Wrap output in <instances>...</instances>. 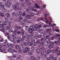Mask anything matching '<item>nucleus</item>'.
Instances as JSON below:
<instances>
[{
	"label": "nucleus",
	"instance_id": "obj_15",
	"mask_svg": "<svg viewBox=\"0 0 60 60\" xmlns=\"http://www.w3.org/2000/svg\"><path fill=\"white\" fill-rule=\"evenodd\" d=\"M51 51L49 49L48 50L46 51L45 52V53L46 54H47L49 53H51Z\"/></svg>",
	"mask_w": 60,
	"mask_h": 60
},
{
	"label": "nucleus",
	"instance_id": "obj_54",
	"mask_svg": "<svg viewBox=\"0 0 60 60\" xmlns=\"http://www.w3.org/2000/svg\"><path fill=\"white\" fill-rule=\"evenodd\" d=\"M54 30L56 31L57 32H59L60 31V30L58 29H54Z\"/></svg>",
	"mask_w": 60,
	"mask_h": 60
},
{
	"label": "nucleus",
	"instance_id": "obj_37",
	"mask_svg": "<svg viewBox=\"0 0 60 60\" xmlns=\"http://www.w3.org/2000/svg\"><path fill=\"white\" fill-rule=\"evenodd\" d=\"M22 16H20L19 18V20H22Z\"/></svg>",
	"mask_w": 60,
	"mask_h": 60
},
{
	"label": "nucleus",
	"instance_id": "obj_53",
	"mask_svg": "<svg viewBox=\"0 0 60 60\" xmlns=\"http://www.w3.org/2000/svg\"><path fill=\"white\" fill-rule=\"evenodd\" d=\"M11 48H9L8 49V52H9L11 53Z\"/></svg>",
	"mask_w": 60,
	"mask_h": 60
},
{
	"label": "nucleus",
	"instance_id": "obj_24",
	"mask_svg": "<svg viewBox=\"0 0 60 60\" xmlns=\"http://www.w3.org/2000/svg\"><path fill=\"white\" fill-rule=\"evenodd\" d=\"M40 40L41 41H46V39L44 38H43L41 39Z\"/></svg>",
	"mask_w": 60,
	"mask_h": 60
},
{
	"label": "nucleus",
	"instance_id": "obj_10",
	"mask_svg": "<svg viewBox=\"0 0 60 60\" xmlns=\"http://www.w3.org/2000/svg\"><path fill=\"white\" fill-rule=\"evenodd\" d=\"M7 46H8L9 48H10L11 47V46L12 47H14V44H11V45H10V44H7Z\"/></svg>",
	"mask_w": 60,
	"mask_h": 60
},
{
	"label": "nucleus",
	"instance_id": "obj_47",
	"mask_svg": "<svg viewBox=\"0 0 60 60\" xmlns=\"http://www.w3.org/2000/svg\"><path fill=\"white\" fill-rule=\"evenodd\" d=\"M13 8L15 10H17V7L16 6H14L13 7Z\"/></svg>",
	"mask_w": 60,
	"mask_h": 60
},
{
	"label": "nucleus",
	"instance_id": "obj_28",
	"mask_svg": "<svg viewBox=\"0 0 60 60\" xmlns=\"http://www.w3.org/2000/svg\"><path fill=\"white\" fill-rule=\"evenodd\" d=\"M26 17L28 19H30V16L29 15H26Z\"/></svg>",
	"mask_w": 60,
	"mask_h": 60
},
{
	"label": "nucleus",
	"instance_id": "obj_39",
	"mask_svg": "<svg viewBox=\"0 0 60 60\" xmlns=\"http://www.w3.org/2000/svg\"><path fill=\"white\" fill-rule=\"evenodd\" d=\"M3 24L4 25H7V22H3Z\"/></svg>",
	"mask_w": 60,
	"mask_h": 60
},
{
	"label": "nucleus",
	"instance_id": "obj_59",
	"mask_svg": "<svg viewBox=\"0 0 60 60\" xmlns=\"http://www.w3.org/2000/svg\"><path fill=\"white\" fill-rule=\"evenodd\" d=\"M26 38H27V39H29V38H30V35H28L26 36Z\"/></svg>",
	"mask_w": 60,
	"mask_h": 60
},
{
	"label": "nucleus",
	"instance_id": "obj_13",
	"mask_svg": "<svg viewBox=\"0 0 60 60\" xmlns=\"http://www.w3.org/2000/svg\"><path fill=\"white\" fill-rule=\"evenodd\" d=\"M31 10L32 11H35V12H36V11H37L36 9H34V7H31Z\"/></svg>",
	"mask_w": 60,
	"mask_h": 60
},
{
	"label": "nucleus",
	"instance_id": "obj_35",
	"mask_svg": "<svg viewBox=\"0 0 60 60\" xmlns=\"http://www.w3.org/2000/svg\"><path fill=\"white\" fill-rule=\"evenodd\" d=\"M46 34H48L50 30L49 29H47L46 30Z\"/></svg>",
	"mask_w": 60,
	"mask_h": 60
},
{
	"label": "nucleus",
	"instance_id": "obj_42",
	"mask_svg": "<svg viewBox=\"0 0 60 60\" xmlns=\"http://www.w3.org/2000/svg\"><path fill=\"white\" fill-rule=\"evenodd\" d=\"M0 15L1 17H3L4 16V14L2 13H0Z\"/></svg>",
	"mask_w": 60,
	"mask_h": 60
},
{
	"label": "nucleus",
	"instance_id": "obj_1",
	"mask_svg": "<svg viewBox=\"0 0 60 60\" xmlns=\"http://www.w3.org/2000/svg\"><path fill=\"white\" fill-rule=\"evenodd\" d=\"M45 23H46L47 24H48V22L47 21L48 18H47V17L48 16V15L46 13L45 14Z\"/></svg>",
	"mask_w": 60,
	"mask_h": 60
},
{
	"label": "nucleus",
	"instance_id": "obj_27",
	"mask_svg": "<svg viewBox=\"0 0 60 60\" xmlns=\"http://www.w3.org/2000/svg\"><path fill=\"white\" fill-rule=\"evenodd\" d=\"M25 49L26 50V51H29L30 50V49H29V48H28V47H26L25 48Z\"/></svg>",
	"mask_w": 60,
	"mask_h": 60
},
{
	"label": "nucleus",
	"instance_id": "obj_29",
	"mask_svg": "<svg viewBox=\"0 0 60 60\" xmlns=\"http://www.w3.org/2000/svg\"><path fill=\"white\" fill-rule=\"evenodd\" d=\"M28 31L29 33H32L33 32V30L32 29H30Z\"/></svg>",
	"mask_w": 60,
	"mask_h": 60
},
{
	"label": "nucleus",
	"instance_id": "obj_7",
	"mask_svg": "<svg viewBox=\"0 0 60 60\" xmlns=\"http://www.w3.org/2000/svg\"><path fill=\"white\" fill-rule=\"evenodd\" d=\"M12 30V29H10L8 30V32H12V33H15L17 32L16 30H15V31L13 30V31Z\"/></svg>",
	"mask_w": 60,
	"mask_h": 60
},
{
	"label": "nucleus",
	"instance_id": "obj_6",
	"mask_svg": "<svg viewBox=\"0 0 60 60\" xmlns=\"http://www.w3.org/2000/svg\"><path fill=\"white\" fill-rule=\"evenodd\" d=\"M41 56L42 57H47V56L46 54H44V52H41Z\"/></svg>",
	"mask_w": 60,
	"mask_h": 60
},
{
	"label": "nucleus",
	"instance_id": "obj_40",
	"mask_svg": "<svg viewBox=\"0 0 60 60\" xmlns=\"http://www.w3.org/2000/svg\"><path fill=\"white\" fill-rule=\"evenodd\" d=\"M24 22H27L28 19L27 18H25L24 19Z\"/></svg>",
	"mask_w": 60,
	"mask_h": 60
},
{
	"label": "nucleus",
	"instance_id": "obj_33",
	"mask_svg": "<svg viewBox=\"0 0 60 60\" xmlns=\"http://www.w3.org/2000/svg\"><path fill=\"white\" fill-rule=\"evenodd\" d=\"M22 57H21V55H19L18 57L17 58V59H21Z\"/></svg>",
	"mask_w": 60,
	"mask_h": 60
},
{
	"label": "nucleus",
	"instance_id": "obj_45",
	"mask_svg": "<svg viewBox=\"0 0 60 60\" xmlns=\"http://www.w3.org/2000/svg\"><path fill=\"white\" fill-rule=\"evenodd\" d=\"M47 26H48V27H50V26H48V25H47L45 24L43 26L44 27H47Z\"/></svg>",
	"mask_w": 60,
	"mask_h": 60
},
{
	"label": "nucleus",
	"instance_id": "obj_5",
	"mask_svg": "<svg viewBox=\"0 0 60 60\" xmlns=\"http://www.w3.org/2000/svg\"><path fill=\"white\" fill-rule=\"evenodd\" d=\"M0 52H1L4 53H7V52L6 51V49H3L2 50L0 49Z\"/></svg>",
	"mask_w": 60,
	"mask_h": 60
},
{
	"label": "nucleus",
	"instance_id": "obj_20",
	"mask_svg": "<svg viewBox=\"0 0 60 60\" xmlns=\"http://www.w3.org/2000/svg\"><path fill=\"white\" fill-rule=\"evenodd\" d=\"M42 18H38L37 19V21H40V20H42V21H43L44 20Z\"/></svg>",
	"mask_w": 60,
	"mask_h": 60
},
{
	"label": "nucleus",
	"instance_id": "obj_3",
	"mask_svg": "<svg viewBox=\"0 0 60 60\" xmlns=\"http://www.w3.org/2000/svg\"><path fill=\"white\" fill-rule=\"evenodd\" d=\"M13 16H15L16 17H19V14L18 13L13 12L12 13Z\"/></svg>",
	"mask_w": 60,
	"mask_h": 60
},
{
	"label": "nucleus",
	"instance_id": "obj_21",
	"mask_svg": "<svg viewBox=\"0 0 60 60\" xmlns=\"http://www.w3.org/2000/svg\"><path fill=\"white\" fill-rule=\"evenodd\" d=\"M13 42L14 44H16V41H15V40H16V38H13Z\"/></svg>",
	"mask_w": 60,
	"mask_h": 60
},
{
	"label": "nucleus",
	"instance_id": "obj_36",
	"mask_svg": "<svg viewBox=\"0 0 60 60\" xmlns=\"http://www.w3.org/2000/svg\"><path fill=\"white\" fill-rule=\"evenodd\" d=\"M36 51H37V53H39L40 52V50L39 49H36Z\"/></svg>",
	"mask_w": 60,
	"mask_h": 60
},
{
	"label": "nucleus",
	"instance_id": "obj_64",
	"mask_svg": "<svg viewBox=\"0 0 60 60\" xmlns=\"http://www.w3.org/2000/svg\"><path fill=\"white\" fill-rule=\"evenodd\" d=\"M23 53H27V51L25 50H23Z\"/></svg>",
	"mask_w": 60,
	"mask_h": 60
},
{
	"label": "nucleus",
	"instance_id": "obj_44",
	"mask_svg": "<svg viewBox=\"0 0 60 60\" xmlns=\"http://www.w3.org/2000/svg\"><path fill=\"white\" fill-rule=\"evenodd\" d=\"M23 44L24 45H25V46H27V43L26 42H23Z\"/></svg>",
	"mask_w": 60,
	"mask_h": 60
},
{
	"label": "nucleus",
	"instance_id": "obj_61",
	"mask_svg": "<svg viewBox=\"0 0 60 60\" xmlns=\"http://www.w3.org/2000/svg\"><path fill=\"white\" fill-rule=\"evenodd\" d=\"M0 7L2 8H4V5L3 4H1L0 5Z\"/></svg>",
	"mask_w": 60,
	"mask_h": 60
},
{
	"label": "nucleus",
	"instance_id": "obj_57",
	"mask_svg": "<svg viewBox=\"0 0 60 60\" xmlns=\"http://www.w3.org/2000/svg\"><path fill=\"white\" fill-rule=\"evenodd\" d=\"M5 19L6 21V22H7V21H8V19L7 18V17H5Z\"/></svg>",
	"mask_w": 60,
	"mask_h": 60
},
{
	"label": "nucleus",
	"instance_id": "obj_38",
	"mask_svg": "<svg viewBox=\"0 0 60 60\" xmlns=\"http://www.w3.org/2000/svg\"><path fill=\"white\" fill-rule=\"evenodd\" d=\"M21 5L22 7H23V8L25 7V6L23 4H21Z\"/></svg>",
	"mask_w": 60,
	"mask_h": 60
},
{
	"label": "nucleus",
	"instance_id": "obj_11",
	"mask_svg": "<svg viewBox=\"0 0 60 60\" xmlns=\"http://www.w3.org/2000/svg\"><path fill=\"white\" fill-rule=\"evenodd\" d=\"M56 36H52L50 38V39L51 40H53L54 39H56Z\"/></svg>",
	"mask_w": 60,
	"mask_h": 60
},
{
	"label": "nucleus",
	"instance_id": "obj_22",
	"mask_svg": "<svg viewBox=\"0 0 60 60\" xmlns=\"http://www.w3.org/2000/svg\"><path fill=\"white\" fill-rule=\"evenodd\" d=\"M28 45H29L30 46H32L33 45V44L30 42H28Z\"/></svg>",
	"mask_w": 60,
	"mask_h": 60
},
{
	"label": "nucleus",
	"instance_id": "obj_17",
	"mask_svg": "<svg viewBox=\"0 0 60 60\" xmlns=\"http://www.w3.org/2000/svg\"><path fill=\"white\" fill-rule=\"evenodd\" d=\"M30 9L31 10V7H28L26 9V11L27 12H29V10Z\"/></svg>",
	"mask_w": 60,
	"mask_h": 60
},
{
	"label": "nucleus",
	"instance_id": "obj_30",
	"mask_svg": "<svg viewBox=\"0 0 60 60\" xmlns=\"http://www.w3.org/2000/svg\"><path fill=\"white\" fill-rule=\"evenodd\" d=\"M6 15L7 18H9L10 17V15L9 13H7L6 14Z\"/></svg>",
	"mask_w": 60,
	"mask_h": 60
},
{
	"label": "nucleus",
	"instance_id": "obj_9",
	"mask_svg": "<svg viewBox=\"0 0 60 60\" xmlns=\"http://www.w3.org/2000/svg\"><path fill=\"white\" fill-rule=\"evenodd\" d=\"M26 37L24 36H23L22 37V39H21V42H23L24 41V40H25L26 39Z\"/></svg>",
	"mask_w": 60,
	"mask_h": 60
},
{
	"label": "nucleus",
	"instance_id": "obj_31",
	"mask_svg": "<svg viewBox=\"0 0 60 60\" xmlns=\"http://www.w3.org/2000/svg\"><path fill=\"white\" fill-rule=\"evenodd\" d=\"M21 9H22V8L21 7L19 8L18 7L17 8L16 10L17 11H19V10H21Z\"/></svg>",
	"mask_w": 60,
	"mask_h": 60
},
{
	"label": "nucleus",
	"instance_id": "obj_19",
	"mask_svg": "<svg viewBox=\"0 0 60 60\" xmlns=\"http://www.w3.org/2000/svg\"><path fill=\"white\" fill-rule=\"evenodd\" d=\"M38 4L36 3L35 4V7L36 8H37V9H40V7L38 6Z\"/></svg>",
	"mask_w": 60,
	"mask_h": 60
},
{
	"label": "nucleus",
	"instance_id": "obj_8",
	"mask_svg": "<svg viewBox=\"0 0 60 60\" xmlns=\"http://www.w3.org/2000/svg\"><path fill=\"white\" fill-rule=\"evenodd\" d=\"M49 26H51V27H50V29L51 31H52V30H54V29L53 27L51 26L52 24L51 23H50V22H49Z\"/></svg>",
	"mask_w": 60,
	"mask_h": 60
},
{
	"label": "nucleus",
	"instance_id": "obj_25",
	"mask_svg": "<svg viewBox=\"0 0 60 60\" xmlns=\"http://www.w3.org/2000/svg\"><path fill=\"white\" fill-rule=\"evenodd\" d=\"M18 16L19 15H20V16H22V12H21V11H20L19 12H18Z\"/></svg>",
	"mask_w": 60,
	"mask_h": 60
},
{
	"label": "nucleus",
	"instance_id": "obj_55",
	"mask_svg": "<svg viewBox=\"0 0 60 60\" xmlns=\"http://www.w3.org/2000/svg\"><path fill=\"white\" fill-rule=\"evenodd\" d=\"M8 25L9 26H10L11 25V22H8Z\"/></svg>",
	"mask_w": 60,
	"mask_h": 60
},
{
	"label": "nucleus",
	"instance_id": "obj_34",
	"mask_svg": "<svg viewBox=\"0 0 60 60\" xmlns=\"http://www.w3.org/2000/svg\"><path fill=\"white\" fill-rule=\"evenodd\" d=\"M19 47H20V46L19 45H17L15 46L16 49H19Z\"/></svg>",
	"mask_w": 60,
	"mask_h": 60
},
{
	"label": "nucleus",
	"instance_id": "obj_2",
	"mask_svg": "<svg viewBox=\"0 0 60 60\" xmlns=\"http://www.w3.org/2000/svg\"><path fill=\"white\" fill-rule=\"evenodd\" d=\"M11 4V2L9 1H6L5 3V5L7 7H10L11 6V4Z\"/></svg>",
	"mask_w": 60,
	"mask_h": 60
},
{
	"label": "nucleus",
	"instance_id": "obj_60",
	"mask_svg": "<svg viewBox=\"0 0 60 60\" xmlns=\"http://www.w3.org/2000/svg\"><path fill=\"white\" fill-rule=\"evenodd\" d=\"M58 40L56 41H55V44H58Z\"/></svg>",
	"mask_w": 60,
	"mask_h": 60
},
{
	"label": "nucleus",
	"instance_id": "obj_18",
	"mask_svg": "<svg viewBox=\"0 0 60 60\" xmlns=\"http://www.w3.org/2000/svg\"><path fill=\"white\" fill-rule=\"evenodd\" d=\"M15 27L17 29L19 28H22V27H20L19 26H18L17 25H15Z\"/></svg>",
	"mask_w": 60,
	"mask_h": 60
},
{
	"label": "nucleus",
	"instance_id": "obj_62",
	"mask_svg": "<svg viewBox=\"0 0 60 60\" xmlns=\"http://www.w3.org/2000/svg\"><path fill=\"white\" fill-rule=\"evenodd\" d=\"M37 14L36 15H38L40 14V12L39 11H37L36 12Z\"/></svg>",
	"mask_w": 60,
	"mask_h": 60
},
{
	"label": "nucleus",
	"instance_id": "obj_4",
	"mask_svg": "<svg viewBox=\"0 0 60 60\" xmlns=\"http://www.w3.org/2000/svg\"><path fill=\"white\" fill-rule=\"evenodd\" d=\"M41 35H38V37L39 38H41L42 36H44V34L43 32H42L41 33Z\"/></svg>",
	"mask_w": 60,
	"mask_h": 60
},
{
	"label": "nucleus",
	"instance_id": "obj_63",
	"mask_svg": "<svg viewBox=\"0 0 60 60\" xmlns=\"http://www.w3.org/2000/svg\"><path fill=\"white\" fill-rule=\"evenodd\" d=\"M25 28L26 30H27L29 28L28 27L26 26H25Z\"/></svg>",
	"mask_w": 60,
	"mask_h": 60
},
{
	"label": "nucleus",
	"instance_id": "obj_43",
	"mask_svg": "<svg viewBox=\"0 0 60 60\" xmlns=\"http://www.w3.org/2000/svg\"><path fill=\"white\" fill-rule=\"evenodd\" d=\"M49 19H50V21L51 22H54L52 20V18H51V17H50L49 18Z\"/></svg>",
	"mask_w": 60,
	"mask_h": 60
},
{
	"label": "nucleus",
	"instance_id": "obj_58",
	"mask_svg": "<svg viewBox=\"0 0 60 60\" xmlns=\"http://www.w3.org/2000/svg\"><path fill=\"white\" fill-rule=\"evenodd\" d=\"M40 45L41 46H43L44 45V43L43 42H42L40 43Z\"/></svg>",
	"mask_w": 60,
	"mask_h": 60
},
{
	"label": "nucleus",
	"instance_id": "obj_23",
	"mask_svg": "<svg viewBox=\"0 0 60 60\" xmlns=\"http://www.w3.org/2000/svg\"><path fill=\"white\" fill-rule=\"evenodd\" d=\"M18 52L19 53H20V54H21V53H22L23 52V51L21 49H20L18 51Z\"/></svg>",
	"mask_w": 60,
	"mask_h": 60
},
{
	"label": "nucleus",
	"instance_id": "obj_41",
	"mask_svg": "<svg viewBox=\"0 0 60 60\" xmlns=\"http://www.w3.org/2000/svg\"><path fill=\"white\" fill-rule=\"evenodd\" d=\"M10 28H11V26H7L6 27V29L7 30H8L9 29H10Z\"/></svg>",
	"mask_w": 60,
	"mask_h": 60
},
{
	"label": "nucleus",
	"instance_id": "obj_48",
	"mask_svg": "<svg viewBox=\"0 0 60 60\" xmlns=\"http://www.w3.org/2000/svg\"><path fill=\"white\" fill-rule=\"evenodd\" d=\"M49 48H54V46H52V45H50L49 46Z\"/></svg>",
	"mask_w": 60,
	"mask_h": 60
},
{
	"label": "nucleus",
	"instance_id": "obj_12",
	"mask_svg": "<svg viewBox=\"0 0 60 60\" xmlns=\"http://www.w3.org/2000/svg\"><path fill=\"white\" fill-rule=\"evenodd\" d=\"M20 24L22 25V26H25L26 25V23L24 21H22V22H21L20 23Z\"/></svg>",
	"mask_w": 60,
	"mask_h": 60
},
{
	"label": "nucleus",
	"instance_id": "obj_51",
	"mask_svg": "<svg viewBox=\"0 0 60 60\" xmlns=\"http://www.w3.org/2000/svg\"><path fill=\"white\" fill-rule=\"evenodd\" d=\"M4 26L3 24H0V27H4Z\"/></svg>",
	"mask_w": 60,
	"mask_h": 60
},
{
	"label": "nucleus",
	"instance_id": "obj_52",
	"mask_svg": "<svg viewBox=\"0 0 60 60\" xmlns=\"http://www.w3.org/2000/svg\"><path fill=\"white\" fill-rule=\"evenodd\" d=\"M14 52V49H11V53H13V52Z\"/></svg>",
	"mask_w": 60,
	"mask_h": 60
},
{
	"label": "nucleus",
	"instance_id": "obj_14",
	"mask_svg": "<svg viewBox=\"0 0 60 60\" xmlns=\"http://www.w3.org/2000/svg\"><path fill=\"white\" fill-rule=\"evenodd\" d=\"M17 38L18 40L17 41V42H18V43H20V40H21V38L18 37Z\"/></svg>",
	"mask_w": 60,
	"mask_h": 60
},
{
	"label": "nucleus",
	"instance_id": "obj_50",
	"mask_svg": "<svg viewBox=\"0 0 60 60\" xmlns=\"http://www.w3.org/2000/svg\"><path fill=\"white\" fill-rule=\"evenodd\" d=\"M46 41L48 43H50V40L49 39H48V40H46Z\"/></svg>",
	"mask_w": 60,
	"mask_h": 60
},
{
	"label": "nucleus",
	"instance_id": "obj_16",
	"mask_svg": "<svg viewBox=\"0 0 60 60\" xmlns=\"http://www.w3.org/2000/svg\"><path fill=\"white\" fill-rule=\"evenodd\" d=\"M34 53V52L33 51H30L28 52L29 54L31 56H32V54H33Z\"/></svg>",
	"mask_w": 60,
	"mask_h": 60
},
{
	"label": "nucleus",
	"instance_id": "obj_26",
	"mask_svg": "<svg viewBox=\"0 0 60 60\" xmlns=\"http://www.w3.org/2000/svg\"><path fill=\"white\" fill-rule=\"evenodd\" d=\"M8 37V39H9V40H10V41H12V42H13V40H12L11 39V38L9 36H8L7 37Z\"/></svg>",
	"mask_w": 60,
	"mask_h": 60
},
{
	"label": "nucleus",
	"instance_id": "obj_46",
	"mask_svg": "<svg viewBox=\"0 0 60 60\" xmlns=\"http://www.w3.org/2000/svg\"><path fill=\"white\" fill-rule=\"evenodd\" d=\"M2 11L3 12H5L6 10L5 9H3L2 10Z\"/></svg>",
	"mask_w": 60,
	"mask_h": 60
},
{
	"label": "nucleus",
	"instance_id": "obj_56",
	"mask_svg": "<svg viewBox=\"0 0 60 60\" xmlns=\"http://www.w3.org/2000/svg\"><path fill=\"white\" fill-rule=\"evenodd\" d=\"M16 34H12V36H13V37H15L16 36Z\"/></svg>",
	"mask_w": 60,
	"mask_h": 60
},
{
	"label": "nucleus",
	"instance_id": "obj_49",
	"mask_svg": "<svg viewBox=\"0 0 60 60\" xmlns=\"http://www.w3.org/2000/svg\"><path fill=\"white\" fill-rule=\"evenodd\" d=\"M30 14L32 16H34V13L33 12H31L30 13Z\"/></svg>",
	"mask_w": 60,
	"mask_h": 60
},
{
	"label": "nucleus",
	"instance_id": "obj_32",
	"mask_svg": "<svg viewBox=\"0 0 60 60\" xmlns=\"http://www.w3.org/2000/svg\"><path fill=\"white\" fill-rule=\"evenodd\" d=\"M26 15V14L25 13V11H24L23 12V13L22 14V16H25Z\"/></svg>",
	"mask_w": 60,
	"mask_h": 60
}]
</instances>
